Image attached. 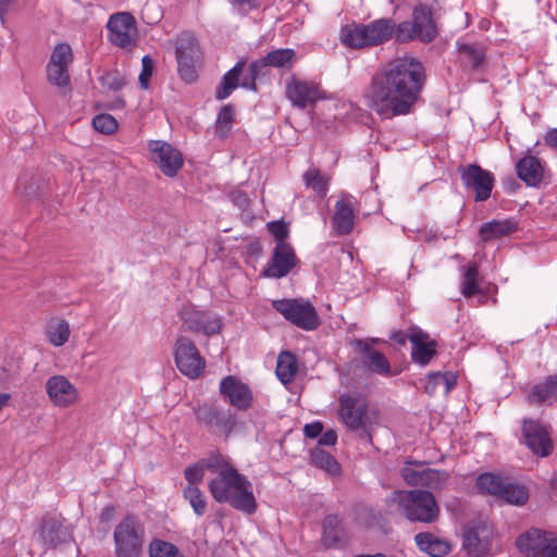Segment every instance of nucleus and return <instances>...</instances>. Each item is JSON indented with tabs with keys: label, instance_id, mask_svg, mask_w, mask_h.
<instances>
[{
	"label": "nucleus",
	"instance_id": "f257e3e1",
	"mask_svg": "<svg viewBox=\"0 0 557 557\" xmlns=\"http://www.w3.org/2000/svg\"><path fill=\"white\" fill-rule=\"evenodd\" d=\"M425 82L423 65L400 58L379 67L363 91L367 106L383 119L408 114L419 100Z\"/></svg>",
	"mask_w": 557,
	"mask_h": 557
},
{
	"label": "nucleus",
	"instance_id": "f03ea898",
	"mask_svg": "<svg viewBox=\"0 0 557 557\" xmlns=\"http://www.w3.org/2000/svg\"><path fill=\"white\" fill-rule=\"evenodd\" d=\"M208 488L213 499L220 504H228L246 515H252L257 510L252 484L236 468L222 476H213Z\"/></svg>",
	"mask_w": 557,
	"mask_h": 557
},
{
	"label": "nucleus",
	"instance_id": "7ed1b4c3",
	"mask_svg": "<svg viewBox=\"0 0 557 557\" xmlns=\"http://www.w3.org/2000/svg\"><path fill=\"white\" fill-rule=\"evenodd\" d=\"M395 23L391 18H379L368 24L345 25L341 29V41L352 49L383 45L393 38Z\"/></svg>",
	"mask_w": 557,
	"mask_h": 557
},
{
	"label": "nucleus",
	"instance_id": "20e7f679",
	"mask_svg": "<svg viewBox=\"0 0 557 557\" xmlns=\"http://www.w3.org/2000/svg\"><path fill=\"white\" fill-rule=\"evenodd\" d=\"M393 499L410 521L432 523L438 518L440 507L434 495L429 491H399L394 493Z\"/></svg>",
	"mask_w": 557,
	"mask_h": 557
},
{
	"label": "nucleus",
	"instance_id": "39448f33",
	"mask_svg": "<svg viewBox=\"0 0 557 557\" xmlns=\"http://www.w3.org/2000/svg\"><path fill=\"white\" fill-rule=\"evenodd\" d=\"M269 67L265 55L253 61L246 67L245 61H238L230 71H227L220 85L215 89V98L224 100L237 88L243 87L256 91V81L258 77L265 75Z\"/></svg>",
	"mask_w": 557,
	"mask_h": 557
},
{
	"label": "nucleus",
	"instance_id": "423d86ee",
	"mask_svg": "<svg viewBox=\"0 0 557 557\" xmlns=\"http://www.w3.org/2000/svg\"><path fill=\"white\" fill-rule=\"evenodd\" d=\"M115 557H140L145 543V527L134 515L125 516L114 528Z\"/></svg>",
	"mask_w": 557,
	"mask_h": 557
},
{
	"label": "nucleus",
	"instance_id": "0eeeda50",
	"mask_svg": "<svg viewBox=\"0 0 557 557\" xmlns=\"http://www.w3.org/2000/svg\"><path fill=\"white\" fill-rule=\"evenodd\" d=\"M272 305L286 320L302 330L313 331L320 324L315 308L309 301L280 299Z\"/></svg>",
	"mask_w": 557,
	"mask_h": 557
},
{
	"label": "nucleus",
	"instance_id": "6e6552de",
	"mask_svg": "<svg viewBox=\"0 0 557 557\" xmlns=\"http://www.w3.org/2000/svg\"><path fill=\"white\" fill-rule=\"evenodd\" d=\"M400 475L410 486H421L430 490H441L448 481V473L444 470L425 468L422 462L407 460L400 469Z\"/></svg>",
	"mask_w": 557,
	"mask_h": 557
},
{
	"label": "nucleus",
	"instance_id": "1a4fd4ad",
	"mask_svg": "<svg viewBox=\"0 0 557 557\" xmlns=\"http://www.w3.org/2000/svg\"><path fill=\"white\" fill-rule=\"evenodd\" d=\"M175 57L181 78L187 83L195 82L197 78L195 65L200 60V49L191 33L184 32L176 38Z\"/></svg>",
	"mask_w": 557,
	"mask_h": 557
},
{
	"label": "nucleus",
	"instance_id": "9d476101",
	"mask_svg": "<svg viewBox=\"0 0 557 557\" xmlns=\"http://www.w3.org/2000/svg\"><path fill=\"white\" fill-rule=\"evenodd\" d=\"M198 423L209 431L228 435L237 424L236 414L231 409H222L212 404L202 403L193 408Z\"/></svg>",
	"mask_w": 557,
	"mask_h": 557
},
{
	"label": "nucleus",
	"instance_id": "9b49d317",
	"mask_svg": "<svg viewBox=\"0 0 557 557\" xmlns=\"http://www.w3.org/2000/svg\"><path fill=\"white\" fill-rule=\"evenodd\" d=\"M174 360L178 370L190 379H198L206 368V361L197 346L187 336H180L176 339Z\"/></svg>",
	"mask_w": 557,
	"mask_h": 557
},
{
	"label": "nucleus",
	"instance_id": "f8f14e48",
	"mask_svg": "<svg viewBox=\"0 0 557 557\" xmlns=\"http://www.w3.org/2000/svg\"><path fill=\"white\" fill-rule=\"evenodd\" d=\"M517 546L527 557H557V537L539 529L520 535Z\"/></svg>",
	"mask_w": 557,
	"mask_h": 557
},
{
	"label": "nucleus",
	"instance_id": "ddd939ff",
	"mask_svg": "<svg viewBox=\"0 0 557 557\" xmlns=\"http://www.w3.org/2000/svg\"><path fill=\"white\" fill-rule=\"evenodd\" d=\"M458 172L465 188L474 193L475 201H485L491 197L495 180L490 171L478 164H467L460 165Z\"/></svg>",
	"mask_w": 557,
	"mask_h": 557
},
{
	"label": "nucleus",
	"instance_id": "4468645a",
	"mask_svg": "<svg viewBox=\"0 0 557 557\" xmlns=\"http://www.w3.org/2000/svg\"><path fill=\"white\" fill-rule=\"evenodd\" d=\"M180 317L186 330L194 333L211 336L219 334L222 330L220 317L210 311H201L186 306L181 310Z\"/></svg>",
	"mask_w": 557,
	"mask_h": 557
},
{
	"label": "nucleus",
	"instance_id": "2eb2a0df",
	"mask_svg": "<svg viewBox=\"0 0 557 557\" xmlns=\"http://www.w3.org/2000/svg\"><path fill=\"white\" fill-rule=\"evenodd\" d=\"M219 393L227 405L239 411H246L252 406V391L235 375L224 376L219 384Z\"/></svg>",
	"mask_w": 557,
	"mask_h": 557
},
{
	"label": "nucleus",
	"instance_id": "dca6fc26",
	"mask_svg": "<svg viewBox=\"0 0 557 557\" xmlns=\"http://www.w3.org/2000/svg\"><path fill=\"white\" fill-rule=\"evenodd\" d=\"M148 149L151 153L152 161L158 165L160 171L169 176L174 177L183 166L182 153L163 140H150Z\"/></svg>",
	"mask_w": 557,
	"mask_h": 557
},
{
	"label": "nucleus",
	"instance_id": "f3484780",
	"mask_svg": "<svg viewBox=\"0 0 557 557\" xmlns=\"http://www.w3.org/2000/svg\"><path fill=\"white\" fill-rule=\"evenodd\" d=\"M522 434L525 445L534 455L547 457L552 454L554 445L545 425L533 419H524Z\"/></svg>",
	"mask_w": 557,
	"mask_h": 557
},
{
	"label": "nucleus",
	"instance_id": "a211bd4d",
	"mask_svg": "<svg viewBox=\"0 0 557 557\" xmlns=\"http://www.w3.org/2000/svg\"><path fill=\"white\" fill-rule=\"evenodd\" d=\"M107 28L110 41L121 48L131 46L137 35L134 16L128 12H117L110 16Z\"/></svg>",
	"mask_w": 557,
	"mask_h": 557
},
{
	"label": "nucleus",
	"instance_id": "6ab92c4d",
	"mask_svg": "<svg viewBox=\"0 0 557 557\" xmlns=\"http://www.w3.org/2000/svg\"><path fill=\"white\" fill-rule=\"evenodd\" d=\"M338 414L342 422L351 431L363 429L368 422V406L359 397L342 395Z\"/></svg>",
	"mask_w": 557,
	"mask_h": 557
},
{
	"label": "nucleus",
	"instance_id": "aec40b11",
	"mask_svg": "<svg viewBox=\"0 0 557 557\" xmlns=\"http://www.w3.org/2000/svg\"><path fill=\"white\" fill-rule=\"evenodd\" d=\"M297 264V257L289 243H276L272 257L262 271L263 276L281 278L286 276Z\"/></svg>",
	"mask_w": 557,
	"mask_h": 557
},
{
	"label": "nucleus",
	"instance_id": "412c9836",
	"mask_svg": "<svg viewBox=\"0 0 557 557\" xmlns=\"http://www.w3.org/2000/svg\"><path fill=\"white\" fill-rule=\"evenodd\" d=\"M493 532L485 522L469 524L463 531V548L474 557L486 555L491 548Z\"/></svg>",
	"mask_w": 557,
	"mask_h": 557
},
{
	"label": "nucleus",
	"instance_id": "4be33fe9",
	"mask_svg": "<svg viewBox=\"0 0 557 557\" xmlns=\"http://www.w3.org/2000/svg\"><path fill=\"white\" fill-rule=\"evenodd\" d=\"M352 345L360 356L359 362L367 371L383 376L392 375L389 361L368 339H355Z\"/></svg>",
	"mask_w": 557,
	"mask_h": 557
},
{
	"label": "nucleus",
	"instance_id": "5701e85b",
	"mask_svg": "<svg viewBox=\"0 0 557 557\" xmlns=\"http://www.w3.org/2000/svg\"><path fill=\"white\" fill-rule=\"evenodd\" d=\"M45 388L50 401L55 407L67 408L78 400L77 388L64 375L50 376Z\"/></svg>",
	"mask_w": 557,
	"mask_h": 557
},
{
	"label": "nucleus",
	"instance_id": "b1692460",
	"mask_svg": "<svg viewBox=\"0 0 557 557\" xmlns=\"http://www.w3.org/2000/svg\"><path fill=\"white\" fill-rule=\"evenodd\" d=\"M286 97L293 106L300 109L314 103L321 96L319 86L313 82H306L292 77L286 83Z\"/></svg>",
	"mask_w": 557,
	"mask_h": 557
},
{
	"label": "nucleus",
	"instance_id": "393cba45",
	"mask_svg": "<svg viewBox=\"0 0 557 557\" xmlns=\"http://www.w3.org/2000/svg\"><path fill=\"white\" fill-rule=\"evenodd\" d=\"M355 203L352 196L343 194L335 203L333 226L337 234L347 235L352 231L355 220Z\"/></svg>",
	"mask_w": 557,
	"mask_h": 557
},
{
	"label": "nucleus",
	"instance_id": "a878e982",
	"mask_svg": "<svg viewBox=\"0 0 557 557\" xmlns=\"http://www.w3.org/2000/svg\"><path fill=\"white\" fill-rule=\"evenodd\" d=\"M411 347V358L420 366H426L436 356V342L429 334L417 330L408 335Z\"/></svg>",
	"mask_w": 557,
	"mask_h": 557
},
{
	"label": "nucleus",
	"instance_id": "bb28decb",
	"mask_svg": "<svg viewBox=\"0 0 557 557\" xmlns=\"http://www.w3.org/2000/svg\"><path fill=\"white\" fill-rule=\"evenodd\" d=\"M411 23L420 41L430 42L436 37L437 29L432 17V11L426 5L420 4L413 9Z\"/></svg>",
	"mask_w": 557,
	"mask_h": 557
},
{
	"label": "nucleus",
	"instance_id": "cd10ccee",
	"mask_svg": "<svg viewBox=\"0 0 557 557\" xmlns=\"http://www.w3.org/2000/svg\"><path fill=\"white\" fill-rule=\"evenodd\" d=\"M322 544L325 548H341L347 543L346 530L337 515H327L322 523Z\"/></svg>",
	"mask_w": 557,
	"mask_h": 557
},
{
	"label": "nucleus",
	"instance_id": "c85d7f7f",
	"mask_svg": "<svg viewBox=\"0 0 557 557\" xmlns=\"http://www.w3.org/2000/svg\"><path fill=\"white\" fill-rule=\"evenodd\" d=\"M39 537L46 548H55L67 541L66 528L55 518H45L39 531Z\"/></svg>",
	"mask_w": 557,
	"mask_h": 557
},
{
	"label": "nucleus",
	"instance_id": "c756f323",
	"mask_svg": "<svg viewBox=\"0 0 557 557\" xmlns=\"http://www.w3.org/2000/svg\"><path fill=\"white\" fill-rule=\"evenodd\" d=\"M518 225V221L513 218L492 220L481 225L479 235L483 242L499 239L515 233Z\"/></svg>",
	"mask_w": 557,
	"mask_h": 557
},
{
	"label": "nucleus",
	"instance_id": "7c9ffc66",
	"mask_svg": "<svg viewBox=\"0 0 557 557\" xmlns=\"http://www.w3.org/2000/svg\"><path fill=\"white\" fill-rule=\"evenodd\" d=\"M518 177L529 186H536L544 176L541 161L534 156H525L516 164Z\"/></svg>",
	"mask_w": 557,
	"mask_h": 557
},
{
	"label": "nucleus",
	"instance_id": "2f4dec72",
	"mask_svg": "<svg viewBox=\"0 0 557 557\" xmlns=\"http://www.w3.org/2000/svg\"><path fill=\"white\" fill-rule=\"evenodd\" d=\"M418 547L433 557H444L450 552V546L447 542L440 540L429 532H421L414 536Z\"/></svg>",
	"mask_w": 557,
	"mask_h": 557
},
{
	"label": "nucleus",
	"instance_id": "473e14b6",
	"mask_svg": "<svg viewBox=\"0 0 557 557\" xmlns=\"http://www.w3.org/2000/svg\"><path fill=\"white\" fill-rule=\"evenodd\" d=\"M297 370V360L292 352L283 351L278 355L275 372L283 384H288L294 381Z\"/></svg>",
	"mask_w": 557,
	"mask_h": 557
},
{
	"label": "nucleus",
	"instance_id": "72a5a7b5",
	"mask_svg": "<svg viewBox=\"0 0 557 557\" xmlns=\"http://www.w3.org/2000/svg\"><path fill=\"white\" fill-rule=\"evenodd\" d=\"M311 462L319 469L325 471L329 475H339L341 466L337 460L321 447H314L310 454Z\"/></svg>",
	"mask_w": 557,
	"mask_h": 557
},
{
	"label": "nucleus",
	"instance_id": "f704fd0d",
	"mask_svg": "<svg viewBox=\"0 0 557 557\" xmlns=\"http://www.w3.org/2000/svg\"><path fill=\"white\" fill-rule=\"evenodd\" d=\"M70 324L65 320H52L47 325V337L51 345L63 346L70 337Z\"/></svg>",
	"mask_w": 557,
	"mask_h": 557
},
{
	"label": "nucleus",
	"instance_id": "c9c22d12",
	"mask_svg": "<svg viewBox=\"0 0 557 557\" xmlns=\"http://www.w3.org/2000/svg\"><path fill=\"white\" fill-rule=\"evenodd\" d=\"M458 53L461 62L473 70L479 69L485 58L483 49L471 44H458Z\"/></svg>",
	"mask_w": 557,
	"mask_h": 557
},
{
	"label": "nucleus",
	"instance_id": "e433bc0d",
	"mask_svg": "<svg viewBox=\"0 0 557 557\" xmlns=\"http://www.w3.org/2000/svg\"><path fill=\"white\" fill-rule=\"evenodd\" d=\"M205 471H209L214 476H222L234 467L230 463L228 459L219 451H212L208 457L200 460Z\"/></svg>",
	"mask_w": 557,
	"mask_h": 557
},
{
	"label": "nucleus",
	"instance_id": "4c0bfd02",
	"mask_svg": "<svg viewBox=\"0 0 557 557\" xmlns=\"http://www.w3.org/2000/svg\"><path fill=\"white\" fill-rule=\"evenodd\" d=\"M183 496L198 517H202L206 513L207 497L197 485L187 484L183 491Z\"/></svg>",
	"mask_w": 557,
	"mask_h": 557
},
{
	"label": "nucleus",
	"instance_id": "58836bf2",
	"mask_svg": "<svg viewBox=\"0 0 557 557\" xmlns=\"http://www.w3.org/2000/svg\"><path fill=\"white\" fill-rule=\"evenodd\" d=\"M502 476L493 473H482L476 480L478 488L484 493L498 497L505 485Z\"/></svg>",
	"mask_w": 557,
	"mask_h": 557
},
{
	"label": "nucleus",
	"instance_id": "ea45409f",
	"mask_svg": "<svg viewBox=\"0 0 557 557\" xmlns=\"http://www.w3.org/2000/svg\"><path fill=\"white\" fill-rule=\"evenodd\" d=\"M463 270L461 293L466 297H471L481 290L478 284L479 269L476 263H469Z\"/></svg>",
	"mask_w": 557,
	"mask_h": 557
},
{
	"label": "nucleus",
	"instance_id": "a19ab883",
	"mask_svg": "<svg viewBox=\"0 0 557 557\" xmlns=\"http://www.w3.org/2000/svg\"><path fill=\"white\" fill-rule=\"evenodd\" d=\"M497 498L503 499L508 504L520 506L527 503L529 494L523 486L505 483L502 493Z\"/></svg>",
	"mask_w": 557,
	"mask_h": 557
},
{
	"label": "nucleus",
	"instance_id": "79ce46f5",
	"mask_svg": "<svg viewBox=\"0 0 557 557\" xmlns=\"http://www.w3.org/2000/svg\"><path fill=\"white\" fill-rule=\"evenodd\" d=\"M557 396L554 385L547 376L543 382L534 385L529 395L528 400L531 404H543L550 400L552 397Z\"/></svg>",
	"mask_w": 557,
	"mask_h": 557
},
{
	"label": "nucleus",
	"instance_id": "37998d69",
	"mask_svg": "<svg viewBox=\"0 0 557 557\" xmlns=\"http://www.w3.org/2000/svg\"><path fill=\"white\" fill-rule=\"evenodd\" d=\"M235 120V110L232 104H226L220 110L215 122V134L219 137H226Z\"/></svg>",
	"mask_w": 557,
	"mask_h": 557
},
{
	"label": "nucleus",
	"instance_id": "c03bdc74",
	"mask_svg": "<svg viewBox=\"0 0 557 557\" xmlns=\"http://www.w3.org/2000/svg\"><path fill=\"white\" fill-rule=\"evenodd\" d=\"M296 60L293 49H276L265 54V61L272 67H290Z\"/></svg>",
	"mask_w": 557,
	"mask_h": 557
},
{
	"label": "nucleus",
	"instance_id": "a18cd8bd",
	"mask_svg": "<svg viewBox=\"0 0 557 557\" xmlns=\"http://www.w3.org/2000/svg\"><path fill=\"white\" fill-rule=\"evenodd\" d=\"M304 181L307 187L320 196H325L329 190V180L323 176L318 169H309L304 174Z\"/></svg>",
	"mask_w": 557,
	"mask_h": 557
},
{
	"label": "nucleus",
	"instance_id": "49530a36",
	"mask_svg": "<svg viewBox=\"0 0 557 557\" xmlns=\"http://www.w3.org/2000/svg\"><path fill=\"white\" fill-rule=\"evenodd\" d=\"M149 555L150 557H184L175 545L162 540L151 541Z\"/></svg>",
	"mask_w": 557,
	"mask_h": 557
},
{
	"label": "nucleus",
	"instance_id": "de8ad7c7",
	"mask_svg": "<svg viewBox=\"0 0 557 557\" xmlns=\"http://www.w3.org/2000/svg\"><path fill=\"white\" fill-rule=\"evenodd\" d=\"M47 78L49 83L58 87H65L70 83L69 67L48 63Z\"/></svg>",
	"mask_w": 557,
	"mask_h": 557
},
{
	"label": "nucleus",
	"instance_id": "09e8293b",
	"mask_svg": "<svg viewBox=\"0 0 557 557\" xmlns=\"http://www.w3.org/2000/svg\"><path fill=\"white\" fill-rule=\"evenodd\" d=\"M73 62L72 48L67 44H59L53 49L48 63L69 67Z\"/></svg>",
	"mask_w": 557,
	"mask_h": 557
},
{
	"label": "nucleus",
	"instance_id": "8fccbe9b",
	"mask_svg": "<svg viewBox=\"0 0 557 557\" xmlns=\"http://www.w3.org/2000/svg\"><path fill=\"white\" fill-rule=\"evenodd\" d=\"M381 519L382 515L380 511L366 506L359 507L356 511V521L364 528H371L379 524Z\"/></svg>",
	"mask_w": 557,
	"mask_h": 557
},
{
	"label": "nucleus",
	"instance_id": "3c124183",
	"mask_svg": "<svg viewBox=\"0 0 557 557\" xmlns=\"http://www.w3.org/2000/svg\"><path fill=\"white\" fill-rule=\"evenodd\" d=\"M92 126L99 133L112 134L117 129V122L112 115L100 113L92 119Z\"/></svg>",
	"mask_w": 557,
	"mask_h": 557
},
{
	"label": "nucleus",
	"instance_id": "603ef678",
	"mask_svg": "<svg viewBox=\"0 0 557 557\" xmlns=\"http://www.w3.org/2000/svg\"><path fill=\"white\" fill-rule=\"evenodd\" d=\"M393 37L397 42H407L413 39H418L414 33V26L411 21H405L398 25L395 24V30Z\"/></svg>",
	"mask_w": 557,
	"mask_h": 557
},
{
	"label": "nucleus",
	"instance_id": "864d4df0",
	"mask_svg": "<svg viewBox=\"0 0 557 557\" xmlns=\"http://www.w3.org/2000/svg\"><path fill=\"white\" fill-rule=\"evenodd\" d=\"M101 82L104 87H108L109 89L114 91L122 89L127 83L125 76L119 73L117 71L106 73L101 77Z\"/></svg>",
	"mask_w": 557,
	"mask_h": 557
},
{
	"label": "nucleus",
	"instance_id": "5fc2aeb1",
	"mask_svg": "<svg viewBox=\"0 0 557 557\" xmlns=\"http://www.w3.org/2000/svg\"><path fill=\"white\" fill-rule=\"evenodd\" d=\"M268 231L273 235L276 243H287L289 231L288 225L284 221H275L268 223Z\"/></svg>",
	"mask_w": 557,
	"mask_h": 557
},
{
	"label": "nucleus",
	"instance_id": "6e6d98bb",
	"mask_svg": "<svg viewBox=\"0 0 557 557\" xmlns=\"http://www.w3.org/2000/svg\"><path fill=\"white\" fill-rule=\"evenodd\" d=\"M153 60L150 55H144L141 59V72L139 74V84L141 88L147 89L149 87V79L153 71Z\"/></svg>",
	"mask_w": 557,
	"mask_h": 557
},
{
	"label": "nucleus",
	"instance_id": "4d7b16f0",
	"mask_svg": "<svg viewBox=\"0 0 557 557\" xmlns=\"http://www.w3.org/2000/svg\"><path fill=\"white\" fill-rule=\"evenodd\" d=\"M205 474V468H202L200 460L190 466L187 467L184 471L185 479L188 481V484L196 485L197 483L201 482Z\"/></svg>",
	"mask_w": 557,
	"mask_h": 557
},
{
	"label": "nucleus",
	"instance_id": "13d9d810",
	"mask_svg": "<svg viewBox=\"0 0 557 557\" xmlns=\"http://www.w3.org/2000/svg\"><path fill=\"white\" fill-rule=\"evenodd\" d=\"M429 379L431 381H435V384H441V383H444L446 385V391H450L451 387L455 385L456 383V379L455 376H453L451 374L449 373H445V374H442L440 372L437 373H431L429 375Z\"/></svg>",
	"mask_w": 557,
	"mask_h": 557
},
{
	"label": "nucleus",
	"instance_id": "bf43d9fd",
	"mask_svg": "<svg viewBox=\"0 0 557 557\" xmlns=\"http://www.w3.org/2000/svg\"><path fill=\"white\" fill-rule=\"evenodd\" d=\"M323 432V424L320 421L308 423L304 426L305 436L308 438H317Z\"/></svg>",
	"mask_w": 557,
	"mask_h": 557
},
{
	"label": "nucleus",
	"instance_id": "052dcab7",
	"mask_svg": "<svg viewBox=\"0 0 557 557\" xmlns=\"http://www.w3.org/2000/svg\"><path fill=\"white\" fill-rule=\"evenodd\" d=\"M231 2L240 13H248L258 8L257 0H232Z\"/></svg>",
	"mask_w": 557,
	"mask_h": 557
},
{
	"label": "nucleus",
	"instance_id": "680f3d73",
	"mask_svg": "<svg viewBox=\"0 0 557 557\" xmlns=\"http://www.w3.org/2000/svg\"><path fill=\"white\" fill-rule=\"evenodd\" d=\"M337 442V434L333 430L324 432L319 438V446H334Z\"/></svg>",
	"mask_w": 557,
	"mask_h": 557
},
{
	"label": "nucleus",
	"instance_id": "e2e57ef3",
	"mask_svg": "<svg viewBox=\"0 0 557 557\" xmlns=\"http://www.w3.org/2000/svg\"><path fill=\"white\" fill-rule=\"evenodd\" d=\"M544 143L546 146L557 151V128H550L544 136Z\"/></svg>",
	"mask_w": 557,
	"mask_h": 557
},
{
	"label": "nucleus",
	"instance_id": "0e129e2a",
	"mask_svg": "<svg viewBox=\"0 0 557 557\" xmlns=\"http://www.w3.org/2000/svg\"><path fill=\"white\" fill-rule=\"evenodd\" d=\"M114 515V508L111 506H107L102 509L100 513L101 521H108L110 520Z\"/></svg>",
	"mask_w": 557,
	"mask_h": 557
},
{
	"label": "nucleus",
	"instance_id": "69168bd1",
	"mask_svg": "<svg viewBox=\"0 0 557 557\" xmlns=\"http://www.w3.org/2000/svg\"><path fill=\"white\" fill-rule=\"evenodd\" d=\"M11 398H12L11 394L0 393V411L4 407L9 406Z\"/></svg>",
	"mask_w": 557,
	"mask_h": 557
},
{
	"label": "nucleus",
	"instance_id": "338daca9",
	"mask_svg": "<svg viewBox=\"0 0 557 557\" xmlns=\"http://www.w3.org/2000/svg\"><path fill=\"white\" fill-rule=\"evenodd\" d=\"M14 1L15 0H0V15H3L8 11L9 5Z\"/></svg>",
	"mask_w": 557,
	"mask_h": 557
},
{
	"label": "nucleus",
	"instance_id": "774afa93",
	"mask_svg": "<svg viewBox=\"0 0 557 557\" xmlns=\"http://www.w3.org/2000/svg\"><path fill=\"white\" fill-rule=\"evenodd\" d=\"M406 338H407V337H406V335H405L404 333H401V332L396 333V334L393 336V339H394L396 343L400 344V345H405V343H406Z\"/></svg>",
	"mask_w": 557,
	"mask_h": 557
}]
</instances>
